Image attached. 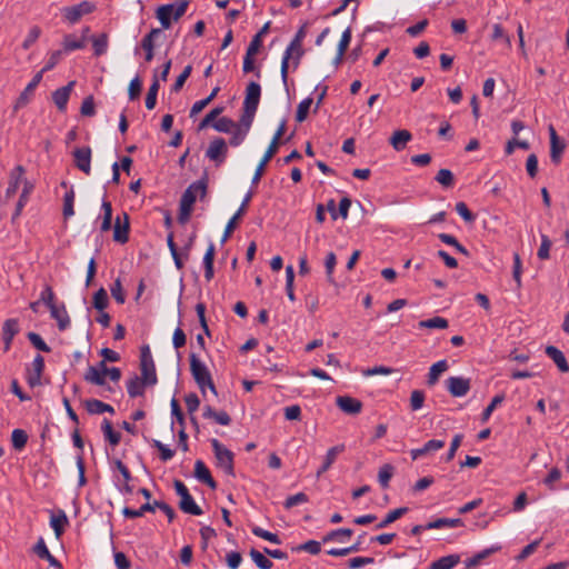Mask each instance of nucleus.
Masks as SVG:
<instances>
[{"mask_svg": "<svg viewBox=\"0 0 569 569\" xmlns=\"http://www.w3.org/2000/svg\"><path fill=\"white\" fill-rule=\"evenodd\" d=\"M19 331V325L18 320L16 319H8L4 321L2 327V338L6 345V350L10 348V345L12 342L13 337Z\"/></svg>", "mask_w": 569, "mask_h": 569, "instance_id": "27", "label": "nucleus"}, {"mask_svg": "<svg viewBox=\"0 0 569 569\" xmlns=\"http://www.w3.org/2000/svg\"><path fill=\"white\" fill-rule=\"evenodd\" d=\"M11 441L14 449L21 450L28 441V435L22 429H14L11 435Z\"/></svg>", "mask_w": 569, "mask_h": 569, "instance_id": "52", "label": "nucleus"}, {"mask_svg": "<svg viewBox=\"0 0 569 569\" xmlns=\"http://www.w3.org/2000/svg\"><path fill=\"white\" fill-rule=\"evenodd\" d=\"M159 87V81L157 77H154L146 97V107L149 110H152L156 107Z\"/></svg>", "mask_w": 569, "mask_h": 569, "instance_id": "50", "label": "nucleus"}, {"mask_svg": "<svg viewBox=\"0 0 569 569\" xmlns=\"http://www.w3.org/2000/svg\"><path fill=\"white\" fill-rule=\"evenodd\" d=\"M393 471L395 468L389 463H386L380 468L378 473V481L382 488H387L389 486V481L393 476Z\"/></svg>", "mask_w": 569, "mask_h": 569, "instance_id": "51", "label": "nucleus"}, {"mask_svg": "<svg viewBox=\"0 0 569 569\" xmlns=\"http://www.w3.org/2000/svg\"><path fill=\"white\" fill-rule=\"evenodd\" d=\"M261 88L257 82H250L246 89V98L243 101V108L256 112L260 101Z\"/></svg>", "mask_w": 569, "mask_h": 569, "instance_id": "13", "label": "nucleus"}, {"mask_svg": "<svg viewBox=\"0 0 569 569\" xmlns=\"http://www.w3.org/2000/svg\"><path fill=\"white\" fill-rule=\"evenodd\" d=\"M41 79H42L41 72H38V73L34 74L32 80L27 84L24 90L19 96V98H18V100L16 102V108L23 107V106H26L29 102L30 97L32 96L34 89L40 83Z\"/></svg>", "mask_w": 569, "mask_h": 569, "instance_id": "24", "label": "nucleus"}, {"mask_svg": "<svg viewBox=\"0 0 569 569\" xmlns=\"http://www.w3.org/2000/svg\"><path fill=\"white\" fill-rule=\"evenodd\" d=\"M222 108L217 107L207 113L206 117L200 121L198 130H203L207 127L212 126V123L217 121L216 119L222 112Z\"/></svg>", "mask_w": 569, "mask_h": 569, "instance_id": "56", "label": "nucleus"}, {"mask_svg": "<svg viewBox=\"0 0 569 569\" xmlns=\"http://www.w3.org/2000/svg\"><path fill=\"white\" fill-rule=\"evenodd\" d=\"M463 526V521L460 518L449 519V518H439L433 521H430L426 525V530L430 529H442V528H456Z\"/></svg>", "mask_w": 569, "mask_h": 569, "instance_id": "29", "label": "nucleus"}, {"mask_svg": "<svg viewBox=\"0 0 569 569\" xmlns=\"http://www.w3.org/2000/svg\"><path fill=\"white\" fill-rule=\"evenodd\" d=\"M148 383L144 382L143 378H139L137 376L132 377L127 383V391L131 398H136L142 396L144 392V386Z\"/></svg>", "mask_w": 569, "mask_h": 569, "instance_id": "33", "label": "nucleus"}, {"mask_svg": "<svg viewBox=\"0 0 569 569\" xmlns=\"http://www.w3.org/2000/svg\"><path fill=\"white\" fill-rule=\"evenodd\" d=\"M500 549H501L500 546H492L490 548H487V549L476 553L473 557H471L470 559H468L466 561V569H471V568L478 566L483 559H486L490 555L499 551Z\"/></svg>", "mask_w": 569, "mask_h": 569, "instance_id": "36", "label": "nucleus"}, {"mask_svg": "<svg viewBox=\"0 0 569 569\" xmlns=\"http://www.w3.org/2000/svg\"><path fill=\"white\" fill-rule=\"evenodd\" d=\"M284 131H286V121L283 120V121H281L280 126L278 127L269 147L267 148L262 159L260 160V162L258 163V166L256 168L254 174L251 180L252 184H257L260 181L261 177L263 176L267 163L273 158V156L277 153V151L279 149L280 139L283 136Z\"/></svg>", "mask_w": 569, "mask_h": 569, "instance_id": "4", "label": "nucleus"}, {"mask_svg": "<svg viewBox=\"0 0 569 569\" xmlns=\"http://www.w3.org/2000/svg\"><path fill=\"white\" fill-rule=\"evenodd\" d=\"M228 153V146L222 138H214L210 141L206 157L218 166L223 163Z\"/></svg>", "mask_w": 569, "mask_h": 569, "instance_id": "9", "label": "nucleus"}, {"mask_svg": "<svg viewBox=\"0 0 569 569\" xmlns=\"http://www.w3.org/2000/svg\"><path fill=\"white\" fill-rule=\"evenodd\" d=\"M551 246H552V242L549 239V237L546 234H541V244L537 252L538 258L541 260L549 259V257H550L549 252H550Z\"/></svg>", "mask_w": 569, "mask_h": 569, "instance_id": "60", "label": "nucleus"}, {"mask_svg": "<svg viewBox=\"0 0 569 569\" xmlns=\"http://www.w3.org/2000/svg\"><path fill=\"white\" fill-rule=\"evenodd\" d=\"M449 326V322L447 319L442 317H433L427 320H421L418 322L419 328H427V329H447Z\"/></svg>", "mask_w": 569, "mask_h": 569, "instance_id": "43", "label": "nucleus"}, {"mask_svg": "<svg viewBox=\"0 0 569 569\" xmlns=\"http://www.w3.org/2000/svg\"><path fill=\"white\" fill-rule=\"evenodd\" d=\"M179 507L183 512L189 515L200 516L202 513L201 508L196 503L191 495L184 497V499H180Z\"/></svg>", "mask_w": 569, "mask_h": 569, "instance_id": "40", "label": "nucleus"}, {"mask_svg": "<svg viewBox=\"0 0 569 569\" xmlns=\"http://www.w3.org/2000/svg\"><path fill=\"white\" fill-rule=\"evenodd\" d=\"M230 133L232 134L230 139V144L233 147L240 146L247 137L246 129H242V127H239L238 124H236V127L232 129Z\"/></svg>", "mask_w": 569, "mask_h": 569, "instance_id": "62", "label": "nucleus"}, {"mask_svg": "<svg viewBox=\"0 0 569 569\" xmlns=\"http://www.w3.org/2000/svg\"><path fill=\"white\" fill-rule=\"evenodd\" d=\"M336 264H337V257H336L335 252L330 251L326 256V259H325V268H326L327 279L330 283L335 282L332 274H333Z\"/></svg>", "mask_w": 569, "mask_h": 569, "instance_id": "58", "label": "nucleus"}, {"mask_svg": "<svg viewBox=\"0 0 569 569\" xmlns=\"http://www.w3.org/2000/svg\"><path fill=\"white\" fill-rule=\"evenodd\" d=\"M309 501V498L306 493L303 492H299V493H296L293 496H290L286 499L283 506L286 509H291L293 508L295 506H298V505H301V503H306Z\"/></svg>", "mask_w": 569, "mask_h": 569, "instance_id": "61", "label": "nucleus"}, {"mask_svg": "<svg viewBox=\"0 0 569 569\" xmlns=\"http://www.w3.org/2000/svg\"><path fill=\"white\" fill-rule=\"evenodd\" d=\"M129 216L123 212V221H121L120 217L116 218L113 224V240L119 243H126L129 240Z\"/></svg>", "mask_w": 569, "mask_h": 569, "instance_id": "14", "label": "nucleus"}, {"mask_svg": "<svg viewBox=\"0 0 569 569\" xmlns=\"http://www.w3.org/2000/svg\"><path fill=\"white\" fill-rule=\"evenodd\" d=\"M251 198H252V191H249V192L244 196V198H243V200H242V202H241V204H240L239 209L237 210V212H236V213L232 216V218L228 221V223H227V226H226V229H224V232H223V236H222V238H221V242H222V243H224V242L229 239V237L231 236V233H232V232H233V230L236 229V227H237V222H238V220H239V219L244 214V212H246V210H247V207H248V204H249V202H250Z\"/></svg>", "mask_w": 569, "mask_h": 569, "instance_id": "11", "label": "nucleus"}, {"mask_svg": "<svg viewBox=\"0 0 569 569\" xmlns=\"http://www.w3.org/2000/svg\"><path fill=\"white\" fill-rule=\"evenodd\" d=\"M106 378L107 376L94 369L93 366H90L84 373V380L96 386H106Z\"/></svg>", "mask_w": 569, "mask_h": 569, "instance_id": "39", "label": "nucleus"}, {"mask_svg": "<svg viewBox=\"0 0 569 569\" xmlns=\"http://www.w3.org/2000/svg\"><path fill=\"white\" fill-rule=\"evenodd\" d=\"M194 477L199 481L209 486L211 489L217 488V482L211 477L210 470L207 468L202 460H197L194 463Z\"/></svg>", "mask_w": 569, "mask_h": 569, "instance_id": "22", "label": "nucleus"}, {"mask_svg": "<svg viewBox=\"0 0 569 569\" xmlns=\"http://www.w3.org/2000/svg\"><path fill=\"white\" fill-rule=\"evenodd\" d=\"M436 180L443 187L449 188L453 184V174L448 169H440L436 176Z\"/></svg>", "mask_w": 569, "mask_h": 569, "instance_id": "64", "label": "nucleus"}, {"mask_svg": "<svg viewBox=\"0 0 569 569\" xmlns=\"http://www.w3.org/2000/svg\"><path fill=\"white\" fill-rule=\"evenodd\" d=\"M74 83V81H70L67 86L57 89L52 93V100L60 111L66 110Z\"/></svg>", "mask_w": 569, "mask_h": 569, "instance_id": "17", "label": "nucleus"}, {"mask_svg": "<svg viewBox=\"0 0 569 569\" xmlns=\"http://www.w3.org/2000/svg\"><path fill=\"white\" fill-rule=\"evenodd\" d=\"M336 405L341 411L348 415H358L362 409L361 401L349 396L337 397Z\"/></svg>", "mask_w": 569, "mask_h": 569, "instance_id": "15", "label": "nucleus"}, {"mask_svg": "<svg viewBox=\"0 0 569 569\" xmlns=\"http://www.w3.org/2000/svg\"><path fill=\"white\" fill-rule=\"evenodd\" d=\"M214 244L211 242L203 256L204 278L210 281L213 278Z\"/></svg>", "mask_w": 569, "mask_h": 569, "instance_id": "32", "label": "nucleus"}, {"mask_svg": "<svg viewBox=\"0 0 569 569\" xmlns=\"http://www.w3.org/2000/svg\"><path fill=\"white\" fill-rule=\"evenodd\" d=\"M459 561L460 557L458 555L445 556L433 561L429 569H452Z\"/></svg>", "mask_w": 569, "mask_h": 569, "instance_id": "35", "label": "nucleus"}, {"mask_svg": "<svg viewBox=\"0 0 569 569\" xmlns=\"http://www.w3.org/2000/svg\"><path fill=\"white\" fill-rule=\"evenodd\" d=\"M449 368L448 366V362L447 360H440L436 363H433L430 369H429V373H428V385L429 386H433L437 383V381L439 380V377L445 372L447 371Z\"/></svg>", "mask_w": 569, "mask_h": 569, "instance_id": "31", "label": "nucleus"}, {"mask_svg": "<svg viewBox=\"0 0 569 569\" xmlns=\"http://www.w3.org/2000/svg\"><path fill=\"white\" fill-rule=\"evenodd\" d=\"M443 447H445L443 440L432 439V440H429L428 442H426L422 448L412 449L410 451V455H411V458L413 460H416L419 457L427 455L428 452L440 450Z\"/></svg>", "mask_w": 569, "mask_h": 569, "instance_id": "28", "label": "nucleus"}, {"mask_svg": "<svg viewBox=\"0 0 569 569\" xmlns=\"http://www.w3.org/2000/svg\"><path fill=\"white\" fill-rule=\"evenodd\" d=\"M44 369V359L37 355L32 361V370L28 373V383L31 387L40 385L41 376Z\"/></svg>", "mask_w": 569, "mask_h": 569, "instance_id": "21", "label": "nucleus"}, {"mask_svg": "<svg viewBox=\"0 0 569 569\" xmlns=\"http://www.w3.org/2000/svg\"><path fill=\"white\" fill-rule=\"evenodd\" d=\"M90 40L92 41V47L94 50V54L97 57L102 56L107 52V50H108V34L107 33L93 36L90 38Z\"/></svg>", "mask_w": 569, "mask_h": 569, "instance_id": "42", "label": "nucleus"}, {"mask_svg": "<svg viewBox=\"0 0 569 569\" xmlns=\"http://www.w3.org/2000/svg\"><path fill=\"white\" fill-rule=\"evenodd\" d=\"M23 183H24L23 190H22V193L20 194L19 201L17 202L13 219L17 218L18 216H20L23 207L28 202L29 194L31 193V191L33 189V186L31 183H29L27 180H24Z\"/></svg>", "mask_w": 569, "mask_h": 569, "instance_id": "48", "label": "nucleus"}, {"mask_svg": "<svg viewBox=\"0 0 569 569\" xmlns=\"http://www.w3.org/2000/svg\"><path fill=\"white\" fill-rule=\"evenodd\" d=\"M546 355L555 362L559 371L561 372H568L569 371V365L568 361L561 350L553 346H548L546 348Z\"/></svg>", "mask_w": 569, "mask_h": 569, "instance_id": "26", "label": "nucleus"}, {"mask_svg": "<svg viewBox=\"0 0 569 569\" xmlns=\"http://www.w3.org/2000/svg\"><path fill=\"white\" fill-rule=\"evenodd\" d=\"M24 169L22 166H17L10 172L9 186L6 190V197L11 198L16 194L19 184L23 181Z\"/></svg>", "mask_w": 569, "mask_h": 569, "instance_id": "23", "label": "nucleus"}, {"mask_svg": "<svg viewBox=\"0 0 569 569\" xmlns=\"http://www.w3.org/2000/svg\"><path fill=\"white\" fill-rule=\"evenodd\" d=\"M412 134L409 130H396L389 139L390 144L396 151H401L406 148L407 143L411 141Z\"/></svg>", "mask_w": 569, "mask_h": 569, "instance_id": "25", "label": "nucleus"}, {"mask_svg": "<svg viewBox=\"0 0 569 569\" xmlns=\"http://www.w3.org/2000/svg\"><path fill=\"white\" fill-rule=\"evenodd\" d=\"M407 511H408V508H406V507L397 508V509L389 511L386 515V517L379 523L376 525V529H382V528L388 527L390 523L395 522L396 520L401 518L405 513H407Z\"/></svg>", "mask_w": 569, "mask_h": 569, "instance_id": "37", "label": "nucleus"}, {"mask_svg": "<svg viewBox=\"0 0 569 569\" xmlns=\"http://www.w3.org/2000/svg\"><path fill=\"white\" fill-rule=\"evenodd\" d=\"M190 370L202 392H204V388L208 387L214 395L217 393L208 368L194 353L190 355Z\"/></svg>", "mask_w": 569, "mask_h": 569, "instance_id": "5", "label": "nucleus"}, {"mask_svg": "<svg viewBox=\"0 0 569 569\" xmlns=\"http://www.w3.org/2000/svg\"><path fill=\"white\" fill-rule=\"evenodd\" d=\"M86 408L91 415H101L104 412L114 413V409L100 400L91 399L86 402Z\"/></svg>", "mask_w": 569, "mask_h": 569, "instance_id": "34", "label": "nucleus"}, {"mask_svg": "<svg viewBox=\"0 0 569 569\" xmlns=\"http://www.w3.org/2000/svg\"><path fill=\"white\" fill-rule=\"evenodd\" d=\"M62 44L67 52L83 49L86 47L84 39H80L76 34H66L63 37Z\"/></svg>", "mask_w": 569, "mask_h": 569, "instance_id": "41", "label": "nucleus"}, {"mask_svg": "<svg viewBox=\"0 0 569 569\" xmlns=\"http://www.w3.org/2000/svg\"><path fill=\"white\" fill-rule=\"evenodd\" d=\"M425 402V392L422 390H413L410 395V408L417 411L422 408Z\"/></svg>", "mask_w": 569, "mask_h": 569, "instance_id": "63", "label": "nucleus"}, {"mask_svg": "<svg viewBox=\"0 0 569 569\" xmlns=\"http://www.w3.org/2000/svg\"><path fill=\"white\" fill-rule=\"evenodd\" d=\"M343 451H345V445H338V446L331 447L327 451L323 462L320 466V468L317 470L316 476L319 478L322 473L328 471L330 469V467L333 465V462L337 460V457Z\"/></svg>", "mask_w": 569, "mask_h": 569, "instance_id": "18", "label": "nucleus"}, {"mask_svg": "<svg viewBox=\"0 0 569 569\" xmlns=\"http://www.w3.org/2000/svg\"><path fill=\"white\" fill-rule=\"evenodd\" d=\"M236 124L237 123H234L231 119L222 117L212 123V127L219 132L229 133L232 131Z\"/></svg>", "mask_w": 569, "mask_h": 569, "instance_id": "57", "label": "nucleus"}, {"mask_svg": "<svg viewBox=\"0 0 569 569\" xmlns=\"http://www.w3.org/2000/svg\"><path fill=\"white\" fill-rule=\"evenodd\" d=\"M154 510H156V506H154V501H153L152 503L146 502L139 509H131V508L126 507V508H123L122 513L127 518H138V517H142L144 515V512H147V511L152 512Z\"/></svg>", "mask_w": 569, "mask_h": 569, "instance_id": "46", "label": "nucleus"}, {"mask_svg": "<svg viewBox=\"0 0 569 569\" xmlns=\"http://www.w3.org/2000/svg\"><path fill=\"white\" fill-rule=\"evenodd\" d=\"M306 27H307V23H305L298 30V32L296 33L295 38L292 39L290 44L287 47V49H286V51L283 53L282 61H281V78H282L283 83H287L288 70H289V60L292 57V54L296 53V61L293 63L295 68L298 67L299 60L302 57L303 52H302V49H301V44H302V40H303V38L306 37V33H307Z\"/></svg>", "mask_w": 569, "mask_h": 569, "instance_id": "3", "label": "nucleus"}, {"mask_svg": "<svg viewBox=\"0 0 569 569\" xmlns=\"http://www.w3.org/2000/svg\"><path fill=\"white\" fill-rule=\"evenodd\" d=\"M252 533L259 538H262L264 540H268L272 543L280 545L281 540L276 533H272L270 531H267L258 526L252 527L251 529Z\"/></svg>", "mask_w": 569, "mask_h": 569, "instance_id": "55", "label": "nucleus"}, {"mask_svg": "<svg viewBox=\"0 0 569 569\" xmlns=\"http://www.w3.org/2000/svg\"><path fill=\"white\" fill-rule=\"evenodd\" d=\"M203 417L206 419H213L217 423L221 426H228L231 422V418L226 411L217 412L210 406H206L203 408Z\"/></svg>", "mask_w": 569, "mask_h": 569, "instance_id": "30", "label": "nucleus"}, {"mask_svg": "<svg viewBox=\"0 0 569 569\" xmlns=\"http://www.w3.org/2000/svg\"><path fill=\"white\" fill-rule=\"evenodd\" d=\"M50 315L57 321L60 331H63L69 328L70 318L63 303L60 306H51Z\"/></svg>", "mask_w": 569, "mask_h": 569, "instance_id": "19", "label": "nucleus"}, {"mask_svg": "<svg viewBox=\"0 0 569 569\" xmlns=\"http://www.w3.org/2000/svg\"><path fill=\"white\" fill-rule=\"evenodd\" d=\"M101 429H102V432H103L106 439L110 442V445L117 446L120 442V440H121L120 433L113 430L112 425L108 419L103 420Z\"/></svg>", "mask_w": 569, "mask_h": 569, "instance_id": "45", "label": "nucleus"}, {"mask_svg": "<svg viewBox=\"0 0 569 569\" xmlns=\"http://www.w3.org/2000/svg\"><path fill=\"white\" fill-rule=\"evenodd\" d=\"M161 34V29H152L148 34L143 37L141 40V48L144 50L146 56L144 60L147 62H150L153 57V49H154V40Z\"/></svg>", "mask_w": 569, "mask_h": 569, "instance_id": "20", "label": "nucleus"}, {"mask_svg": "<svg viewBox=\"0 0 569 569\" xmlns=\"http://www.w3.org/2000/svg\"><path fill=\"white\" fill-rule=\"evenodd\" d=\"M140 369L144 382H147L149 386H153L157 383L158 379L156 373V367L149 346H143L141 348Z\"/></svg>", "mask_w": 569, "mask_h": 569, "instance_id": "7", "label": "nucleus"}, {"mask_svg": "<svg viewBox=\"0 0 569 569\" xmlns=\"http://www.w3.org/2000/svg\"><path fill=\"white\" fill-rule=\"evenodd\" d=\"M54 298L56 296L51 286L44 284L39 298L40 303H44L50 309L51 306H56Z\"/></svg>", "mask_w": 569, "mask_h": 569, "instance_id": "59", "label": "nucleus"}, {"mask_svg": "<svg viewBox=\"0 0 569 569\" xmlns=\"http://www.w3.org/2000/svg\"><path fill=\"white\" fill-rule=\"evenodd\" d=\"M189 0H177L176 3H168L158 7L156 17L163 29H169L173 21H178L187 11Z\"/></svg>", "mask_w": 569, "mask_h": 569, "instance_id": "2", "label": "nucleus"}, {"mask_svg": "<svg viewBox=\"0 0 569 569\" xmlns=\"http://www.w3.org/2000/svg\"><path fill=\"white\" fill-rule=\"evenodd\" d=\"M446 385L452 397H465L471 388L470 379L465 377H449Z\"/></svg>", "mask_w": 569, "mask_h": 569, "instance_id": "10", "label": "nucleus"}, {"mask_svg": "<svg viewBox=\"0 0 569 569\" xmlns=\"http://www.w3.org/2000/svg\"><path fill=\"white\" fill-rule=\"evenodd\" d=\"M550 134V158L556 164L560 162L561 154L565 150V143L561 141L552 126L549 127Z\"/></svg>", "mask_w": 569, "mask_h": 569, "instance_id": "16", "label": "nucleus"}, {"mask_svg": "<svg viewBox=\"0 0 569 569\" xmlns=\"http://www.w3.org/2000/svg\"><path fill=\"white\" fill-rule=\"evenodd\" d=\"M311 104V98H306L298 104L296 112V120L298 122H302L307 119Z\"/></svg>", "mask_w": 569, "mask_h": 569, "instance_id": "53", "label": "nucleus"}, {"mask_svg": "<svg viewBox=\"0 0 569 569\" xmlns=\"http://www.w3.org/2000/svg\"><path fill=\"white\" fill-rule=\"evenodd\" d=\"M50 525L56 533V536L59 538L64 527L68 525V518L63 511H60L58 515L52 516L50 520Z\"/></svg>", "mask_w": 569, "mask_h": 569, "instance_id": "44", "label": "nucleus"}, {"mask_svg": "<svg viewBox=\"0 0 569 569\" xmlns=\"http://www.w3.org/2000/svg\"><path fill=\"white\" fill-rule=\"evenodd\" d=\"M211 446L217 459V465L221 468L227 475L234 476L233 469V453L222 446L219 440L212 439Z\"/></svg>", "mask_w": 569, "mask_h": 569, "instance_id": "6", "label": "nucleus"}, {"mask_svg": "<svg viewBox=\"0 0 569 569\" xmlns=\"http://www.w3.org/2000/svg\"><path fill=\"white\" fill-rule=\"evenodd\" d=\"M250 557L252 561L256 563V566L259 569H271L273 563L270 559H268L262 552L251 549L250 550Z\"/></svg>", "mask_w": 569, "mask_h": 569, "instance_id": "49", "label": "nucleus"}, {"mask_svg": "<svg viewBox=\"0 0 569 569\" xmlns=\"http://www.w3.org/2000/svg\"><path fill=\"white\" fill-rule=\"evenodd\" d=\"M96 6L89 1H82L76 6L66 7L62 9L63 18L71 24L78 22L83 16L93 12Z\"/></svg>", "mask_w": 569, "mask_h": 569, "instance_id": "8", "label": "nucleus"}, {"mask_svg": "<svg viewBox=\"0 0 569 569\" xmlns=\"http://www.w3.org/2000/svg\"><path fill=\"white\" fill-rule=\"evenodd\" d=\"M101 208L103 210V217H102V222H101L100 229H101L102 232H106V231H109L111 229V223H112V206H111V202L107 201V200H103L102 204H101Z\"/></svg>", "mask_w": 569, "mask_h": 569, "instance_id": "47", "label": "nucleus"}, {"mask_svg": "<svg viewBox=\"0 0 569 569\" xmlns=\"http://www.w3.org/2000/svg\"><path fill=\"white\" fill-rule=\"evenodd\" d=\"M74 164L87 176L91 172V149L90 147L76 148L73 151Z\"/></svg>", "mask_w": 569, "mask_h": 569, "instance_id": "12", "label": "nucleus"}, {"mask_svg": "<svg viewBox=\"0 0 569 569\" xmlns=\"http://www.w3.org/2000/svg\"><path fill=\"white\" fill-rule=\"evenodd\" d=\"M207 184L203 181H196L191 183L183 192L180 200L179 221L184 223L189 220L192 207L197 200V196L204 197Z\"/></svg>", "mask_w": 569, "mask_h": 569, "instance_id": "1", "label": "nucleus"}, {"mask_svg": "<svg viewBox=\"0 0 569 569\" xmlns=\"http://www.w3.org/2000/svg\"><path fill=\"white\" fill-rule=\"evenodd\" d=\"M93 307L99 310L103 311L108 306V295L107 291L103 288H100L94 295H93Z\"/></svg>", "mask_w": 569, "mask_h": 569, "instance_id": "54", "label": "nucleus"}, {"mask_svg": "<svg viewBox=\"0 0 569 569\" xmlns=\"http://www.w3.org/2000/svg\"><path fill=\"white\" fill-rule=\"evenodd\" d=\"M352 533H353V531L348 528L332 530L323 537V542H328V541L345 542L352 536Z\"/></svg>", "mask_w": 569, "mask_h": 569, "instance_id": "38", "label": "nucleus"}]
</instances>
